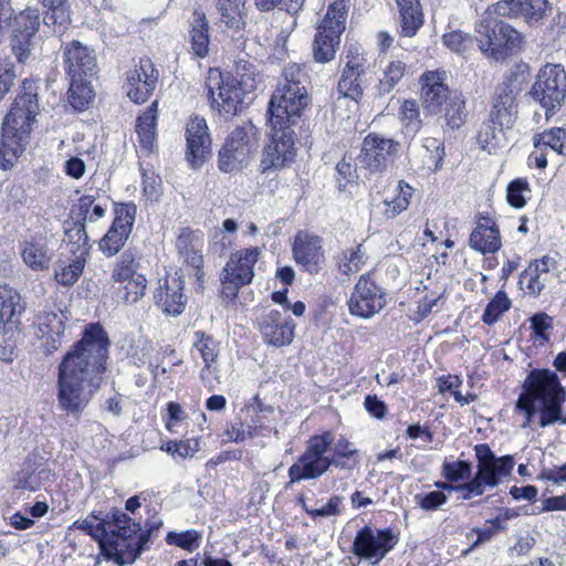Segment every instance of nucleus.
<instances>
[{"instance_id": "1", "label": "nucleus", "mask_w": 566, "mask_h": 566, "mask_svg": "<svg viewBox=\"0 0 566 566\" xmlns=\"http://www.w3.org/2000/svg\"><path fill=\"white\" fill-rule=\"evenodd\" d=\"M109 340L97 324H90L82 338L59 365L56 380L57 407L80 417L102 384L106 370Z\"/></svg>"}, {"instance_id": "2", "label": "nucleus", "mask_w": 566, "mask_h": 566, "mask_svg": "<svg viewBox=\"0 0 566 566\" xmlns=\"http://www.w3.org/2000/svg\"><path fill=\"white\" fill-rule=\"evenodd\" d=\"M72 528L91 535L98 542L104 556L119 566L133 564L148 541L139 523L119 510L106 515L93 512L86 518L75 521Z\"/></svg>"}, {"instance_id": "3", "label": "nucleus", "mask_w": 566, "mask_h": 566, "mask_svg": "<svg viewBox=\"0 0 566 566\" xmlns=\"http://www.w3.org/2000/svg\"><path fill=\"white\" fill-rule=\"evenodd\" d=\"M566 399V390L557 374L551 369H533L524 380L515 410L523 413L522 428H528L538 413L542 428L554 423H566L562 406Z\"/></svg>"}, {"instance_id": "4", "label": "nucleus", "mask_w": 566, "mask_h": 566, "mask_svg": "<svg viewBox=\"0 0 566 566\" xmlns=\"http://www.w3.org/2000/svg\"><path fill=\"white\" fill-rule=\"evenodd\" d=\"M307 81V74L300 64L291 63L284 67L282 80L269 104L270 127L284 128L297 123L311 103L306 90Z\"/></svg>"}, {"instance_id": "5", "label": "nucleus", "mask_w": 566, "mask_h": 566, "mask_svg": "<svg viewBox=\"0 0 566 566\" xmlns=\"http://www.w3.org/2000/svg\"><path fill=\"white\" fill-rule=\"evenodd\" d=\"M333 441L334 436L329 431L311 437L306 442L304 452L289 468V483L294 484L305 480H317L323 476L333 464L343 468L344 464L337 463L333 458L326 455Z\"/></svg>"}, {"instance_id": "6", "label": "nucleus", "mask_w": 566, "mask_h": 566, "mask_svg": "<svg viewBox=\"0 0 566 566\" xmlns=\"http://www.w3.org/2000/svg\"><path fill=\"white\" fill-rule=\"evenodd\" d=\"M480 51L496 62L504 61L521 49L522 34L510 24L493 19H484L475 25Z\"/></svg>"}, {"instance_id": "7", "label": "nucleus", "mask_w": 566, "mask_h": 566, "mask_svg": "<svg viewBox=\"0 0 566 566\" xmlns=\"http://www.w3.org/2000/svg\"><path fill=\"white\" fill-rule=\"evenodd\" d=\"M206 87L210 107L224 118L233 117L240 113L250 95L240 86L233 75L223 74L217 69L209 70Z\"/></svg>"}, {"instance_id": "8", "label": "nucleus", "mask_w": 566, "mask_h": 566, "mask_svg": "<svg viewBox=\"0 0 566 566\" xmlns=\"http://www.w3.org/2000/svg\"><path fill=\"white\" fill-rule=\"evenodd\" d=\"M346 19L347 9L344 0H336L328 6L313 41V56L316 62L328 63L334 60L345 31Z\"/></svg>"}, {"instance_id": "9", "label": "nucleus", "mask_w": 566, "mask_h": 566, "mask_svg": "<svg viewBox=\"0 0 566 566\" xmlns=\"http://www.w3.org/2000/svg\"><path fill=\"white\" fill-rule=\"evenodd\" d=\"M258 140V129L251 123L233 129L219 150V169L224 172L242 169L256 150Z\"/></svg>"}, {"instance_id": "10", "label": "nucleus", "mask_w": 566, "mask_h": 566, "mask_svg": "<svg viewBox=\"0 0 566 566\" xmlns=\"http://www.w3.org/2000/svg\"><path fill=\"white\" fill-rule=\"evenodd\" d=\"M533 98L545 108L548 118L566 97V73L560 65L547 64L541 69L532 86Z\"/></svg>"}, {"instance_id": "11", "label": "nucleus", "mask_w": 566, "mask_h": 566, "mask_svg": "<svg viewBox=\"0 0 566 566\" xmlns=\"http://www.w3.org/2000/svg\"><path fill=\"white\" fill-rule=\"evenodd\" d=\"M260 255L258 247L241 249L230 255L221 276L222 293L227 297L234 298L242 286L252 282Z\"/></svg>"}, {"instance_id": "12", "label": "nucleus", "mask_w": 566, "mask_h": 566, "mask_svg": "<svg viewBox=\"0 0 566 566\" xmlns=\"http://www.w3.org/2000/svg\"><path fill=\"white\" fill-rule=\"evenodd\" d=\"M524 74H510L495 91V99L491 111L493 124L501 128H510L516 115V96L523 91L525 84Z\"/></svg>"}, {"instance_id": "13", "label": "nucleus", "mask_w": 566, "mask_h": 566, "mask_svg": "<svg viewBox=\"0 0 566 566\" xmlns=\"http://www.w3.org/2000/svg\"><path fill=\"white\" fill-rule=\"evenodd\" d=\"M347 305L352 315L371 318L385 307L386 294L369 274H364L353 287Z\"/></svg>"}, {"instance_id": "14", "label": "nucleus", "mask_w": 566, "mask_h": 566, "mask_svg": "<svg viewBox=\"0 0 566 566\" xmlns=\"http://www.w3.org/2000/svg\"><path fill=\"white\" fill-rule=\"evenodd\" d=\"M14 116L15 113H8L2 123L0 140V169L2 170L11 169L15 165L24 150L33 126L22 127V120Z\"/></svg>"}, {"instance_id": "15", "label": "nucleus", "mask_w": 566, "mask_h": 566, "mask_svg": "<svg viewBox=\"0 0 566 566\" xmlns=\"http://www.w3.org/2000/svg\"><path fill=\"white\" fill-rule=\"evenodd\" d=\"M396 544L397 539L390 530L365 526L356 534L353 553L370 565H376L385 558Z\"/></svg>"}, {"instance_id": "16", "label": "nucleus", "mask_w": 566, "mask_h": 566, "mask_svg": "<svg viewBox=\"0 0 566 566\" xmlns=\"http://www.w3.org/2000/svg\"><path fill=\"white\" fill-rule=\"evenodd\" d=\"M475 455L478 459L476 480L486 488H495L502 479L507 478L514 467L512 457H496L485 443L476 444Z\"/></svg>"}, {"instance_id": "17", "label": "nucleus", "mask_w": 566, "mask_h": 566, "mask_svg": "<svg viewBox=\"0 0 566 566\" xmlns=\"http://www.w3.org/2000/svg\"><path fill=\"white\" fill-rule=\"evenodd\" d=\"M136 216L134 203H122L115 209V218L106 234L99 240V249L111 258L119 252L132 233Z\"/></svg>"}, {"instance_id": "18", "label": "nucleus", "mask_w": 566, "mask_h": 566, "mask_svg": "<svg viewBox=\"0 0 566 566\" xmlns=\"http://www.w3.org/2000/svg\"><path fill=\"white\" fill-rule=\"evenodd\" d=\"M272 142L266 146L261 160L262 171L281 169L295 158L294 132L291 127H271Z\"/></svg>"}, {"instance_id": "19", "label": "nucleus", "mask_w": 566, "mask_h": 566, "mask_svg": "<svg viewBox=\"0 0 566 566\" xmlns=\"http://www.w3.org/2000/svg\"><path fill=\"white\" fill-rule=\"evenodd\" d=\"M398 142L378 134H369L364 138L360 154L357 157L360 168L370 172L386 169L390 156L397 153Z\"/></svg>"}, {"instance_id": "20", "label": "nucleus", "mask_w": 566, "mask_h": 566, "mask_svg": "<svg viewBox=\"0 0 566 566\" xmlns=\"http://www.w3.org/2000/svg\"><path fill=\"white\" fill-rule=\"evenodd\" d=\"M40 27V15L36 9L27 8L13 15L11 23V46L19 62H24L31 52L32 39Z\"/></svg>"}, {"instance_id": "21", "label": "nucleus", "mask_w": 566, "mask_h": 566, "mask_svg": "<svg viewBox=\"0 0 566 566\" xmlns=\"http://www.w3.org/2000/svg\"><path fill=\"white\" fill-rule=\"evenodd\" d=\"M185 280L180 271L167 274L158 280L154 292L155 304L168 315H179L184 312L187 296L185 294Z\"/></svg>"}, {"instance_id": "22", "label": "nucleus", "mask_w": 566, "mask_h": 566, "mask_svg": "<svg viewBox=\"0 0 566 566\" xmlns=\"http://www.w3.org/2000/svg\"><path fill=\"white\" fill-rule=\"evenodd\" d=\"M63 65L69 78H93L98 72L94 50L78 41H72L64 46Z\"/></svg>"}, {"instance_id": "23", "label": "nucleus", "mask_w": 566, "mask_h": 566, "mask_svg": "<svg viewBox=\"0 0 566 566\" xmlns=\"http://www.w3.org/2000/svg\"><path fill=\"white\" fill-rule=\"evenodd\" d=\"M158 82V71L153 62L140 59L139 64L127 72L125 88L127 96L135 103L146 102L154 93Z\"/></svg>"}, {"instance_id": "24", "label": "nucleus", "mask_w": 566, "mask_h": 566, "mask_svg": "<svg viewBox=\"0 0 566 566\" xmlns=\"http://www.w3.org/2000/svg\"><path fill=\"white\" fill-rule=\"evenodd\" d=\"M187 158L193 168L203 164L211 153V137L203 117L192 116L186 126Z\"/></svg>"}, {"instance_id": "25", "label": "nucleus", "mask_w": 566, "mask_h": 566, "mask_svg": "<svg viewBox=\"0 0 566 566\" xmlns=\"http://www.w3.org/2000/svg\"><path fill=\"white\" fill-rule=\"evenodd\" d=\"M558 260L552 255H544L530 263L521 274V283L525 284L527 293L538 296L542 291L558 277Z\"/></svg>"}, {"instance_id": "26", "label": "nucleus", "mask_w": 566, "mask_h": 566, "mask_svg": "<svg viewBox=\"0 0 566 566\" xmlns=\"http://www.w3.org/2000/svg\"><path fill=\"white\" fill-rule=\"evenodd\" d=\"M293 256L308 273H318L325 260L322 239L318 235L300 232L294 240Z\"/></svg>"}, {"instance_id": "27", "label": "nucleus", "mask_w": 566, "mask_h": 566, "mask_svg": "<svg viewBox=\"0 0 566 566\" xmlns=\"http://www.w3.org/2000/svg\"><path fill=\"white\" fill-rule=\"evenodd\" d=\"M494 12L501 17H522L528 24L542 20L552 7L547 0H502L494 6Z\"/></svg>"}, {"instance_id": "28", "label": "nucleus", "mask_w": 566, "mask_h": 566, "mask_svg": "<svg viewBox=\"0 0 566 566\" xmlns=\"http://www.w3.org/2000/svg\"><path fill=\"white\" fill-rule=\"evenodd\" d=\"M365 71L366 60L358 53L357 49H349L347 62L338 81V92L344 97H350L355 101L360 98L364 92L361 76L365 74Z\"/></svg>"}, {"instance_id": "29", "label": "nucleus", "mask_w": 566, "mask_h": 566, "mask_svg": "<svg viewBox=\"0 0 566 566\" xmlns=\"http://www.w3.org/2000/svg\"><path fill=\"white\" fill-rule=\"evenodd\" d=\"M64 318L62 312L43 311L33 322L34 335L42 339V345L48 353L56 350L62 344L65 331Z\"/></svg>"}, {"instance_id": "30", "label": "nucleus", "mask_w": 566, "mask_h": 566, "mask_svg": "<svg viewBox=\"0 0 566 566\" xmlns=\"http://www.w3.org/2000/svg\"><path fill=\"white\" fill-rule=\"evenodd\" d=\"M533 140L535 149L530 155L528 161L539 169L547 166V149L557 155L566 156V126L544 130L535 135Z\"/></svg>"}, {"instance_id": "31", "label": "nucleus", "mask_w": 566, "mask_h": 566, "mask_svg": "<svg viewBox=\"0 0 566 566\" xmlns=\"http://www.w3.org/2000/svg\"><path fill=\"white\" fill-rule=\"evenodd\" d=\"M446 80L447 74L443 71H428L420 77L422 105L431 114L439 113L448 99Z\"/></svg>"}, {"instance_id": "32", "label": "nucleus", "mask_w": 566, "mask_h": 566, "mask_svg": "<svg viewBox=\"0 0 566 566\" xmlns=\"http://www.w3.org/2000/svg\"><path fill=\"white\" fill-rule=\"evenodd\" d=\"M295 324L279 311H270L260 323V331L265 343L281 347L292 343Z\"/></svg>"}, {"instance_id": "33", "label": "nucleus", "mask_w": 566, "mask_h": 566, "mask_svg": "<svg viewBox=\"0 0 566 566\" xmlns=\"http://www.w3.org/2000/svg\"><path fill=\"white\" fill-rule=\"evenodd\" d=\"M22 311L19 293L13 289L0 286V325L6 334H10V338L19 333V317Z\"/></svg>"}, {"instance_id": "34", "label": "nucleus", "mask_w": 566, "mask_h": 566, "mask_svg": "<svg viewBox=\"0 0 566 566\" xmlns=\"http://www.w3.org/2000/svg\"><path fill=\"white\" fill-rule=\"evenodd\" d=\"M9 113H15L17 118L22 120V126L33 125L39 113L38 94L34 83L30 80L22 82L21 92L15 97Z\"/></svg>"}, {"instance_id": "35", "label": "nucleus", "mask_w": 566, "mask_h": 566, "mask_svg": "<svg viewBox=\"0 0 566 566\" xmlns=\"http://www.w3.org/2000/svg\"><path fill=\"white\" fill-rule=\"evenodd\" d=\"M501 237L495 223L482 218L470 235V247L483 254L496 252L501 248Z\"/></svg>"}, {"instance_id": "36", "label": "nucleus", "mask_w": 566, "mask_h": 566, "mask_svg": "<svg viewBox=\"0 0 566 566\" xmlns=\"http://www.w3.org/2000/svg\"><path fill=\"white\" fill-rule=\"evenodd\" d=\"M399 18L400 34L405 38L416 35L423 23L420 0H396Z\"/></svg>"}, {"instance_id": "37", "label": "nucleus", "mask_w": 566, "mask_h": 566, "mask_svg": "<svg viewBox=\"0 0 566 566\" xmlns=\"http://www.w3.org/2000/svg\"><path fill=\"white\" fill-rule=\"evenodd\" d=\"M305 0H255V6L262 11H270L275 7L284 10L285 17L289 19L286 27L283 28L277 35V41L285 44L292 31L295 29L297 22L294 15L302 9Z\"/></svg>"}, {"instance_id": "38", "label": "nucleus", "mask_w": 566, "mask_h": 566, "mask_svg": "<svg viewBox=\"0 0 566 566\" xmlns=\"http://www.w3.org/2000/svg\"><path fill=\"white\" fill-rule=\"evenodd\" d=\"M220 22L229 30L239 32L245 27L247 0H217Z\"/></svg>"}, {"instance_id": "39", "label": "nucleus", "mask_w": 566, "mask_h": 566, "mask_svg": "<svg viewBox=\"0 0 566 566\" xmlns=\"http://www.w3.org/2000/svg\"><path fill=\"white\" fill-rule=\"evenodd\" d=\"M48 9L43 22L56 34H63L71 24V12L67 0H41Z\"/></svg>"}, {"instance_id": "40", "label": "nucleus", "mask_w": 566, "mask_h": 566, "mask_svg": "<svg viewBox=\"0 0 566 566\" xmlns=\"http://www.w3.org/2000/svg\"><path fill=\"white\" fill-rule=\"evenodd\" d=\"M190 49L195 56L203 59L209 54V24L203 13L195 12L189 30Z\"/></svg>"}, {"instance_id": "41", "label": "nucleus", "mask_w": 566, "mask_h": 566, "mask_svg": "<svg viewBox=\"0 0 566 566\" xmlns=\"http://www.w3.org/2000/svg\"><path fill=\"white\" fill-rule=\"evenodd\" d=\"M156 108L157 102L137 118L136 133L138 136L139 149L146 154L154 150L156 144Z\"/></svg>"}, {"instance_id": "42", "label": "nucleus", "mask_w": 566, "mask_h": 566, "mask_svg": "<svg viewBox=\"0 0 566 566\" xmlns=\"http://www.w3.org/2000/svg\"><path fill=\"white\" fill-rule=\"evenodd\" d=\"M114 283L117 284L114 289L116 300L126 305L136 304L146 294L147 279L145 275Z\"/></svg>"}, {"instance_id": "43", "label": "nucleus", "mask_w": 566, "mask_h": 566, "mask_svg": "<svg viewBox=\"0 0 566 566\" xmlns=\"http://www.w3.org/2000/svg\"><path fill=\"white\" fill-rule=\"evenodd\" d=\"M20 254L23 262L33 271L49 269L51 258L44 243L40 241H24L21 243Z\"/></svg>"}, {"instance_id": "44", "label": "nucleus", "mask_w": 566, "mask_h": 566, "mask_svg": "<svg viewBox=\"0 0 566 566\" xmlns=\"http://www.w3.org/2000/svg\"><path fill=\"white\" fill-rule=\"evenodd\" d=\"M88 77L70 78L67 101L76 111H84L93 101L95 93Z\"/></svg>"}, {"instance_id": "45", "label": "nucleus", "mask_w": 566, "mask_h": 566, "mask_svg": "<svg viewBox=\"0 0 566 566\" xmlns=\"http://www.w3.org/2000/svg\"><path fill=\"white\" fill-rule=\"evenodd\" d=\"M413 188L411 186L402 180L399 181L395 193L391 197L387 196L384 199L382 203L385 208L382 212L385 217L388 219H394L402 211H405L410 203Z\"/></svg>"}, {"instance_id": "46", "label": "nucleus", "mask_w": 566, "mask_h": 566, "mask_svg": "<svg viewBox=\"0 0 566 566\" xmlns=\"http://www.w3.org/2000/svg\"><path fill=\"white\" fill-rule=\"evenodd\" d=\"M336 260L339 272L350 275L361 270L366 263V253L361 244H356L344 249Z\"/></svg>"}, {"instance_id": "47", "label": "nucleus", "mask_w": 566, "mask_h": 566, "mask_svg": "<svg viewBox=\"0 0 566 566\" xmlns=\"http://www.w3.org/2000/svg\"><path fill=\"white\" fill-rule=\"evenodd\" d=\"M399 117L402 123V133L406 138L412 139L421 129L419 106L416 101H405L400 107Z\"/></svg>"}, {"instance_id": "48", "label": "nucleus", "mask_w": 566, "mask_h": 566, "mask_svg": "<svg viewBox=\"0 0 566 566\" xmlns=\"http://www.w3.org/2000/svg\"><path fill=\"white\" fill-rule=\"evenodd\" d=\"M234 73L235 75L233 76L240 83V86L250 94L253 93L262 82V75L256 70L255 64L244 59H239L235 62Z\"/></svg>"}, {"instance_id": "49", "label": "nucleus", "mask_w": 566, "mask_h": 566, "mask_svg": "<svg viewBox=\"0 0 566 566\" xmlns=\"http://www.w3.org/2000/svg\"><path fill=\"white\" fill-rule=\"evenodd\" d=\"M196 342H195V348L200 353V356L205 363V368L201 373V378H206V373H210V369L212 367V364L216 361L218 356V344L216 340L207 336L202 332H197L195 334Z\"/></svg>"}, {"instance_id": "50", "label": "nucleus", "mask_w": 566, "mask_h": 566, "mask_svg": "<svg viewBox=\"0 0 566 566\" xmlns=\"http://www.w3.org/2000/svg\"><path fill=\"white\" fill-rule=\"evenodd\" d=\"M406 63L401 61H391L382 71V77L379 80L378 92L381 95L389 94L406 74Z\"/></svg>"}, {"instance_id": "51", "label": "nucleus", "mask_w": 566, "mask_h": 566, "mask_svg": "<svg viewBox=\"0 0 566 566\" xmlns=\"http://www.w3.org/2000/svg\"><path fill=\"white\" fill-rule=\"evenodd\" d=\"M138 268L139 261L135 254L130 251L124 252L112 271L113 282L126 281L135 276H142L143 274L138 273Z\"/></svg>"}, {"instance_id": "52", "label": "nucleus", "mask_w": 566, "mask_h": 566, "mask_svg": "<svg viewBox=\"0 0 566 566\" xmlns=\"http://www.w3.org/2000/svg\"><path fill=\"white\" fill-rule=\"evenodd\" d=\"M511 307V301L503 291H499L495 296L486 305L482 315L483 323L492 325L496 323L500 317L509 311Z\"/></svg>"}, {"instance_id": "53", "label": "nucleus", "mask_w": 566, "mask_h": 566, "mask_svg": "<svg viewBox=\"0 0 566 566\" xmlns=\"http://www.w3.org/2000/svg\"><path fill=\"white\" fill-rule=\"evenodd\" d=\"M85 262V256L77 255L70 264L59 265L55 270L57 283L65 286L73 285L82 274Z\"/></svg>"}, {"instance_id": "54", "label": "nucleus", "mask_w": 566, "mask_h": 566, "mask_svg": "<svg viewBox=\"0 0 566 566\" xmlns=\"http://www.w3.org/2000/svg\"><path fill=\"white\" fill-rule=\"evenodd\" d=\"M530 195L531 187L526 178H516L507 186V202L514 208H523Z\"/></svg>"}, {"instance_id": "55", "label": "nucleus", "mask_w": 566, "mask_h": 566, "mask_svg": "<svg viewBox=\"0 0 566 566\" xmlns=\"http://www.w3.org/2000/svg\"><path fill=\"white\" fill-rule=\"evenodd\" d=\"M465 102L461 95L450 99L446 108L447 125L452 129L459 128L465 120Z\"/></svg>"}, {"instance_id": "56", "label": "nucleus", "mask_w": 566, "mask_h": 566, "mask_svg": "<svg viewBox=\"0 0 566 566\" xmlns=\"http://www.w3.org/2000/svg\"><path fill=\"white\" fill-rule=\"evenodd\" d=\"M442 39L444 45L458 54L463 55L473 46L472 38L459 30L444 34Z\"/></svg>"}, {"instance_id": "57", "label": "nucleus", "mask_w": 566, "mask_h": 566, "mask_svg": "<svg viewBox=\"0 0 566 566\" xmlns=\"http://www.w3.org/2000/svg\"><path fill=\"white\" fill-rule=\"evenodd\" d=\"M472 467L468 461L459 460L453 462H444L442 464V474L450 482L469 479L471 476Z\"/></svg>"}, {"instance_id": "58", "label": "nucleus", "mask_w": 566, "mask_h": 566, "mask_svg": "<svg viewBox=\"0 0 566 566\" xmlns=\"http://www.w3.org/2000/svg\"><path fill=\"white\" fill-rule=\"evenodd\" d=\"M202 234L200 232L184 229L177 238L176 248L181 256L190 249L202 248Z\"/></svg>"}, {"instance_id": "59", "label": "nucleus", "mask_w": 566, "mask_h": 566, "mask_svg": "<svg viewBox=\"0 0 566 566\" xmlns=\"http://www.w3.org/2000/svg\"><path fill=\"white\" fill-rule=\"evenodd\" d=\"M343 497L338 495L332 496L328 502L319 509H308L306 504H303L305 512L313 518L316 517H329L339 515L342 513Z\"/></svg>"}, {"instance_id": "60", "label": "nucleus", "mask_w": 566, "mask_h": 566, "mask_svg": "<svg viewBox=\"0 0 566 566\" xmlns=\"http://www.w3.org/2000/svg\"><path fill=\"white\" fill-rule=\"evenodd\" d=\"M416 503L424 511H434L448 501V496L440 490L431 491L426 494H417Z\"/></svg>"}, {"instance_id": "61", "label": "nucleus", "mask_w": 566, "mask_h": 566, "mask_svg": "<svg viewBox=\"0 0 566 566\" xmlns=\"http://www.w3.org/2000/svg\"><path fill=\"white\" fill-rule=\"evenodd\" d=\"M531 329L535 334L537 339L547 340V331L553 328V318L546 313H536L530 319Z\"/></svg>"}, {"instance_id": "62", "label": "nucleus", "mask_w": 566, "mask_h": 566, "mask_svg": "<svg viewBox=\"0 0 566 566\" xmlns=\"http://www.w3.org/2000/svg\"><path fill=\"white\" fill-rule=\"evenodd\" d=\"M69 241L73 242L82 249L80 255L84 256L88 252V235L85 231L84 223H74V226L65 231Z\"/></svg>"}, {"instance_id": "63", "label": "nucleus", "mask_w": 566, "mask_h": 566, "mask_svg": "<svg viewBox=\"0 0 566 566\" xmlns=\"http://www.w3.org/2000/svg\"><path fill=\"white\" fill-rule=\"evenodd\" d=\"M504 128H501L497 124H493L492 118L489 123L484 124L478 135L480 144H482L483 148L494 147L495 140H497L499 135L503 133ZM491 149H489L490 151Z\"/></svg>"}, {"instance_id": "64", "label": "nucleus", "mask_w": 566, "mask_h": 566, "mask_svg": "<svg viewBox=\"0 0 566 566\" xmlns=\"http://www.w3.org/2000/svg\"><path fill=\"white\" fill-rule=\"evenodd\" d=\"M454 492L459 493L460 499L462 500H471L475 496L482 495L485 492V489L474 476L465 483L455 485Z\"/></svg>"}]
</instances>
